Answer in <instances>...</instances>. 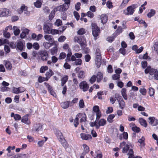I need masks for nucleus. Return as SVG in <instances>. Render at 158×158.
I'll list each match as a JSON object with an SVG mask.
<instances>
[{"label": "nucleus", "mask_w": 158, "mask_h": 158, "mask_svg": "<svg viewBox=\"0 0 158 158\" xmlns=\"http://www.w3.org/2000/svg\"><path fill=\"white\" fill-rule=\"evenodd\" d=\"M48 69V67L47 66H42L40 69V72L41 73H44L45 71Z\"/></svg>", "instance_id": "09e8293b"}, {"label": "nucleus", "mask_w": 158, "mask_h": 158, "mask_svg": "<svg viewBox=\"0 0 158 158\" xmlns=\"http://www.w3.org/2000/svg\"><path fill=\"white\" fill-rule=\"evenodd\" d=\"M71 102L70 101H67L62 102L61 104V107L64 109L68 108L69 106H70Z\"/></svg>", "instance_id": "cd10ccee"}, {"label": "nucleus", "mask_w": 158, "mask_h": 158, "mask_svg": "<svg viewBox=\"0 0 158 158\" xmlns=\"http://www.w3.org/2000/svg\"><path fill=\"white\" fill-rule=\"evenodd\" d=\"M126 91L127 90L125 88H123L121 91V94L123 98L125 100H127V99Z\"/></svg>", "instance_id": "2f4dec72"}, {"label": "nucleus", "mask_w": 158, "mask_h": 158, "mask_svg": "<svg viewBox=\"0 0 158 158\" xmlns=\"http://www.w3.org/2000/svg\"><path fill=\"white\" fill-rule=\"evenodd\" d=\"M40 57L42 60H46L48 57V54L46 52L42 51L40 53Z\"/></svg>", "instance_id": "b1692460"}, {"label": "nucleus", "mask_w": 158, "mask_h": 158, "mask_svg": "<svg viewBox=\"0 0 158 158\" xmlns=\"http://www.w3.org/2000/svg\"><path fill=\"white\" fill-rule=\"evenodd\" d=\"M27 6L23 5L21 6L20 8V10H18V12L19 14H21L23 12L24 14L27 16H29L30 15V12L28 11L27 10Z\"/></svg>", "instance_id": "9b49d317"}, {"label": "nucleus", "mask_w": 158, "mask_h": 158, "mask_svg": "<svg viewBox=\"0 0 158 158\" xmlns=\"http://www.w3.org/2000/svg\"><path fill=\"white\" fill-rule=\"evenodd\" d=\"M25 47V43H23L21 40L18 41L16 44L17 48L20 51H22Z\"/></svg>", "instance_id": "f3484780"}, {"label": "nucleus", "mask_w": 158, "mask_h": 158, "mask_svg": "<svg viewBox=\"0 0 158 158\" xmlns=\"http://www.w3.org/2000/svg\"><path fill=\"white\" fill-rule=\"evenodd\" d=\"M145 138L143 136H142L140 139H139L138 142L142 145L144 146L145 145Z\"/></svg>", "instance_id": "8fccbe9b"}, {"label": "nucleus", "mask_w": 158, "mask_h": 158, "mask_svg": "<svg viewBox=\"0 0 158 158\" xmlns=\"http://www.w3.org/2000/svg\"><path fill=\"white\" fill-rule=\"evenodd\" d=\"M56 12V11L54 10V9L52 11L49 15V19H50L52 20L54 18Z\"/></svg>", "instance_id": "864d4df0"}, {"label": "nucleus", "mask_w": 158, "mask_h": 158, "mask_svg": "<svg viewBox=\"0 0 158 158\" xmlns=\"http://www.w3.org/2000/svg\"><path fill=\"white\" fill-rule=\"evenodd\" d=\"M84 151L85 152H88L89 151V147L87 146L86 144H84L83 145Z\"/></svg>", "instance_id": "338daca9"}, {"label": "nucleus", "mask_w": 158, "mask_h": 158, "mask_svg": "<svg viewBox=\"0 0 158 158\" xmlns=\"http://www.w3.org/2000/svg\"><path fill=\"white\" fill-rule=\"evenodd\" d=\"M44 84L45 86L48 89V90L49 91L50 94L54 97H56V94L53 90L52 87L49 85L46 82L44 83Z\"/></svg>", "instance_id": "a211bd4d"}, {"label": "nucleus", "mask_w": 158, "mask_h": 158, "mask_svg": "<svg viewBox=\"0 0 158 158\" xmlns=\"http://www.w3.org/2000/svg\"><path fill=\"white\" fill-rule=\"evenodd\" d=\"M123 28L121 27H118L117 29L115 32L113 34V35H115L116 37L120 33L123 31Z\"/></svg>", "instance_id": "72a5a7b5"}, {"label": "nucleus", "mask_w": 158, "mask_h": 158, "mask_svg": "<svg viewBox=\"0 0 158 158\" xmlns=\"http://www.w3.org/2000/svg\"><path fill=\"white\" fill-rule=\"evenodd\" d=\"M79 86L80 88L84 92L87 91L89 88V86L87 83L85 81L81 82L79 84Z\"/></svg>", "instance_id": "1a4fd4ad"}, {"label": "nucleus", "mask_w": 158, "mask_h": 158, "mask_svg": "<svg viewBox=\"0 0 158 158\" xmlns=\"http://www.w3.org/2000/svg\"><path fill=\"white\" fill-rule=\"evenodd\" d=\"M42 3V1L38 0L35 2H34V5L36 8H40L41 6Z\"/></svg>", "instance_id": "58836bf2"}, {"label": "nucleus", "mask_w": 158, "mask_h": 158, "mask_svg": "<svg viewBox=\"0 0 158 158\" xmlns=\"http://www.w3.org/2000/svg\"><path fill=\"white\" fill-rule=\"evenodd\" d=\"M21 120V122L22 123H23L26 125H29L31 123L30 120L28 118V114H26L23 116Z\"/></svg>", "instance_id": "4468645a"}, {"label": "nucleus", "mask_w": 158, "mask_h": 158, "mask_svg": "<svg viewBox=\"0 0 158 158\" xmlns=\"http://www.w3.org/2000/svg\"><path fill=\"white\" fill-rule=\"evenodd\" d=\"M85 29L83 28L80 29L77 31V34L79 35H82L85 33Z\"/></svg>", "instance_id": "603ef678"}, {"label": "nucleus", "mask_w": 158, "mask_h": 158, "mask_svg": "<svg viewBox=\"0 0 158 158\" xmlns=\"http://www.w3.org/2000/svg\"><path fill=\"white\" fill-rule=\"evenodd\" d=\"M22 157L23 158H25L27 157V155L26 154H19L15 155L14 156L11 157L10 158H19V157Z\"/></svg>", "instance_id": "a18cd8bd"}, {"label": "nucleus", "mask_w": 158, "mask_h": 158, "mask_svg": "<svg viewBox=\"0 0 158 158\" xmlns=\"http://www.w3.org/2000/svg\"><path fill=\"white\" fill-rule=\"evenodd\" d=\"M45 39L49 42H52L53 41L54 38L52 35H46L44 36Z\"/></svg>", "instance_id": "c756f323"}, {"label": "nucleus", "mask_w": 158, "mask_h": 158, "mask_svg": "<svg viewBox=\"0 0 158 158\" xmlns=\"http://www.w3.org/2000/svg\"><path fill=\"white\" fill-rule=\"evenodd\" d=\"M77 76L80 78H83L85 77V73L84 71L81 70L78 73Z\"/></svg>", "instance_id": "ea45409f"}, {"label": "nucleus", "mask_w": 158, "mask_h": 158, "mask_svg": "<svg viewBox=\"0 0 158 158\" xmlns=\"http://www.w3.org/2000/svg\"><path fill=\"white\" fill-rule=\"evenodd\" d=\"M14 34L15 35H19L20 32V30L19 27L17 26H14L13 27Z\"/></svg>", "instance_id": "f704fd0d"}, {"label": "nucleus", "mask_w": 158, "mask_h": 158, "mask_svg": "<svg viewBox=\"0 0 158 158\" xmlns=\"http://www.w3.org/2000/svg\"><path fill=\"white\" fill-rule=\"evenodd\" d=\"M81 136L83 139L88 140L91 138L92 137L91 135H86L84 133H81Z\"/></svg>", "instance_id": "7c9ffc66"}, {"label": "nucleus", "mask_w": 158, "mask_h": 158, "mask_svg": "<svg viewBox=\"0 0 158 158\" xmlns=\"http://www.w3.org/2000/svg\"><path fill=\"white\" fill-rule=\"evenodd\" d=\"M3 62L6 69L8 70H11L12 68L11 63L9 61L5 60H4Z\"/></svg>", "instance_id": "393cba45"}, {"label": "nucleus", "mask_w": 158, "mask_h": 158, "mask_svg": "<svg viewBox=\"0 0 158 158\" xmlns=\"http://www.w3.org/2000/svg\"><path fill=\"white\" fill-rule=\"evenodd\" d=\"M53 74V71L51 69H49V71L47 72L45 74L46 76V78H47L48 79Z\"/></svg>", "instance_id": "a19ab883"}, {"label": "nucleus", "mask_w": 158, "mask_h": 158, "mask_svg": "<svg viewBox=\"0 0 158 158\" xmlns=\"http://www.w3.org/2000/svg\"><path fill=\"white\" fill-rule=\"evenodd\" d=\"M101 22L103 24L106 23L107 20V16L106 15H102L101 16Z\"/></svg>", "instance_id": "e433bc0d"}, {"label": "nucleus", "mask_w": 158, "mask_h": 158, "mask_svg": "<svg viewBox=\"0 0 158 158\" xmlns=\"http://www.w3.org/2000/svg\"><path fill=\"white\" fill-rule=\"evenodd\" d=\"M137 7V5L132 4L128 6L123 10V13L125 15H131L134 13L135 9Z\"/></svg>", "instance_id": "f03ea898"}, {"label": "nucleus", "mask_w": 158, "mask_h": 158, "mask_svg": "<svg viewBox=\"0 0 158 158\" xmlns=\"http://www.w3.org/2000/svg\"><path fill=\"white\" fill-rule=\"evenodd\" d=\"M56 135L59 141L60 142H63L65 141V139L64 136L60 131H57L56 133Z\"/></svg>", "instance_id": "dca6fc26"}, {"label": "nucleus", "mask_w": 158, "mask_h": 158, "mask_svg": "<svg viewBox=\"0 0 158 158\" xmlns=\"http://www.w3.org/2000/svg\"><path fill=\"white\" fill-rule=\"evenodd\" d=\"M63 48L64 49L68 50V53L67 54V57L68 58L70 57L72 53L71 49L69 48L68 44H64Z\"/></svg>", "instance_id": "4be33fe9"}, {"label": "nucleus", "mask_w": 158, "mask_h": 158, "mask_svg": "<svg viewBox=\"0 0 158 158\" xmlns=\"http://www.w3.org/2000/svg\"><path fill=\"white\" fill-rule=\"evenodd\" d=\"M155 14L156 11L153 9H151L147 14V16L148 18H151L154 16Z\"/></svg>", "instance_id": "473e14b6"}, {"label": "nucleus", "mask_w": 158, "mask_h": 158, "mask_svg": "<svg viewBox=\"0 0 158 158\" xmlns=\"http://www.w3.org/2000/svg\"><path fill=\"white\" fill-rule=\"evenodd\" d=\"M116 37L115 35H113L112 36H109L108 37L106 40L109 42H112L114 41Z\"/></svg>", "instance_id": "5fc2aeb1"}, {"label": "nucleus", "mask_w": 158, "mask_h": 158, "mask_svg": "<svg viewBox=\"0 0 158 158\" xmlns=\"http://www.w3.org/2000/svg\"><path fill=\"white\" fill-rule=\"evenodd\" d=\"M140 92L143 95H145L146 94V90L145 89L143 88H141L139 89Z\"/></svg>", "instance_id": "69168bd1"}, {"label": "nucleus", "mask_w": 158, "mask_h": 158, "mask_svg": "<svg viewBox=\"0 0 158 158\" xmlns=\"http://www.w3.org/2000/svg\"><path fill=\"white\" fill-rule=\"evenodd\" d=\"M66 56L65 53L63 52H61L58 58L59 60L64 59L65 58Z\"/></svg>", "instance_id": "6e6d98bb"}, {"label": "nucleus", "mask_w": 158, "mask_h": 158, "mask_svg": "<svg viewBox=\"0 0 158 158\" xmlns=\"http://www.w3.org/2000/svg\"><path fill=\"white\" fill-rule=\"evenodd\" d=\"M95 64L98 67H99L101 64V55L99 49L97 48L95 52Z\"/></svg>", "instance_id": "7ed1b4c3"}, {"label": "nucleus", "mask_w": 158, "mask_h": 158, "mask_svg": "<svg viewBox=\"0 0 158 158\" xmlns=\"http://www.w3.org/2000/svg\"><path fill=\"white\" fill-rule=\"evenodd\" d=\"M42 130V125L40 123L35 124L32 129L33 131L39 132Z\"/></svg>", "instance_id": "f8f14e48"}, {"label": "nucleus", "mask_w": 158, "mask_h": 158, "mask_svg": "<svg viewBox=\"0 0 158 158\" xmlns=\"http://www.w3.org/2000/svg\"><path fill=\"white\" fill-rule=\"evenodd\" d=\"M33 47L35 50H38L40 48L39 44L37 42L34 43L33 45Z\"/></svg>", "instance_id": "0e129e2a"}, {"label": "nucleus", "mask_w": 158, "mask_h": 158, "mask_svg": "<svg viewBox=\"0 0 158 158\" xmlns=\"http://www.w3.org/2000/svg\"><path fill=\"white\" fill-rule=\"evenodd\" d=\"M77 115L79 118H81L80 121L81 123L85 122L86 121V116L85 113H79Z\"/></svg>", "instance_id": "6ab92c4d"}, {"label": "nucleus", "mask_w": 158, "mask_h": 158, "mask_svg": "<svg viewBox=\"0 0 158 158\" xmlns=\"http://www.w3.org/2000/svg\"><path fill=\"white\" fill-rule=\"evenodd\" d=\"M68 8V5L66 4H63L57 6L54 9L56 11H58L60 12H63L66 10Z\"/></svg>", "instance_id": "6e6552de"}, {"label": "nucleus", "mask_w": 158, "mask_h": 158, "mask_svg": "<svg viewBox=\"0 0 158 158\" xmlns=\"http://www.w3.org/2000/svg\"><path fill=\"white\" fill-rule=\"evenodd\" d=\"M43 45L45 48L48 49L52 46V44L49 42H45L43 43Z\"/></svg>", "instance_id": "c03bdc74"}, {"label": "nucleus", "mask_w": 158, "mask_h": 158, "mask_svg": "<svg viewBox=\"0 0 158 158\" xmlns=\"http://www.w3.org/2000/svg\"><path fill=\"white\" fill-rule=\"evenodd\" d=\"M115 97L118 102L119 107L123 109L125 106V103L122 97L118 94H115Z\"/></svg>", "instance_id": "423d86ee"}, {"label": "nucleus", "mask_w": 158, "mask_h": 158, "mask_svg": "<svg viewBox=\"0 0 158 158\" xmlns=\"http://www.w3.org/2000/svg\"><path fill=\"white\" fill-rule=\"evenodd\" d=\"M52 28L47 24H44L43 27L44 32L45 34H50Z\"/></svg>", "instance_id": "aec40b11"}, {"label": "nucleus", "mask_w": 158, "mask_h": 158, "mask_svg": "<svg viewBox=\"0 0 158 158\" xmlns=\"http://www.w3.org/2000/svg\"><path fill=\"white\" fill-rule=\"evenodd\" d=\"M25 90V89L23 87L16 88L14 87L12 89V92L15 94H19L23 92Z\"/></svg>", "instance_id": "ddd939ff"}, {"label": "nucleus", "mask_w": 158, "mask_h": 158, "mask_svg": "<svg viewBox=\"0 0 158 158\" xmlns=\"http://www.w3.org/2000/svg\"><path fill=\"white\" fill-rule=\"evenodd\" d=\"M102 78L103 75L102 73L100 72L98 73L97 76V82H100L102 79Z\"/></svg>", "instance_id": "37998d69"}, {"label": "nucleus", "mask_w": 158, "mask_h": 158, "mask_svg": "<svg viewBox=\"0 0 158 158\" xmlns=\"http://www.w3.org/2000/svg\"><path fill=\"white\" fill-rule=\"evenodd\" d=\"M150 124L152 126H156L158 124V119L154 117H150L148 118Z\"/></svg>", "instance_id": "9d476101"}, {"label": "nucleus", "mask_w": 158, "mask_h": 158, "mask_svg": "<svg viewBox=\"0 0 158 158\" xmlns=\"http://www.w3.org/2000/svg\"><path fill=\"white\" fill-rule=\"evenodd\" d=\"M79 106L80 108H83L85 106L84 103L83 99H81L79 103Z\"/></svg>", "instance_id": "bf43d9fd"}, {"label": "nucleus", "mask_w": 158, "mask_h": 158, "mask_svg": "<svg viewBox=\"0 0 158 158\" xmlns=\"http://www.w3.org/2000/svg\"><path fill=\"white\" fill-rule=\"evenodd\" d=\"M115 116L113 114H111L109 115L107 118V121L109 123H112L113 121V119L114 118Z\"/></svg>", "instance_id": "49530a36"}, {"label": "nucleus", "mask_w": 158, "mask_h": 158, "mask_svg": "<svg viewBox=\"0 0 158 158\" xmlns=\"http://www.w3.org/2000/svg\"><path fill=\"white\" fill-rule=\"evenodd\" d=\"M58 48L57 47H53L51 50V52L52 55L56 54L57 52Z\"/></svg>", "instance_id": "79ce46f5"}, {"label": "nucleus", "mask_w": 158, "mask_h": 158, "mask_svg": "<svg viewBox=\"0 0 158 158\" xmlns=\"http://www.w3.org/2000/svg\"><path fill=\"white\" fill-rule=\"evenodd\" d=\"M106 123V121L104 119L97 120L98 125L96 126V129H98L100 126H103L105 125Z\"/></svg>", "instance_id": "2eb2a0df"}, {"label": "nucleus", "mask_w": 158, "mask_h": 158, "mask_svg": "<svg viewBox=\"0 0 158 158\" xmlns=\"http://www.w3.org/2000/svg\"><path fill=\"white\" fill-rule=\"evenodd\" d=\"M126 143L125 142H123L120 143V147L122 148L123 146L124 147L123 148L122 152L123 153H126L129 148H130L132 147L133 145L131 143H128L127 144H125Z\"/></svg>", "instance_id": "0eeeda50"}, {"label": "nucleus", "mask_w": 158, "mask_h": 158, "mask_svg": "<svg viewBox=\"0 0 158 158\" xmlns=\"http://www.w3.org/2000/svg\"><path fill=\"white\" fill-rule=\"evenodd\" d=\"M48 78H47L44 77H40L38 79V81L39 82L41 83L44 81H47Z\"/></svg>", "instance_id": "3c124183"}, {"label": "nucleus", "mask_w": 158, "mask_h": 158, "mask_svg": "<svg viewBox=\"0 0 158 158\" xmlns=\"http://www.w3.org/2000/svg\"><path fill=\"white\" fill-rule=\"evenodd\" d=\"M4 50L6 53H8L10 52V49L8 46L5 45L4 47Z\"/></svg>", "instance_id": "e2e57ef3"}, {"label": "nucleus", "mask_w": 158, "mask_h": 158, "mask_svg": "<svg viewBox=\"0 0 158 158\" xmlns=\"http://www.w3.org/2000/svg\"><path fill=\"white\" fill-rule=\"evenodd\" d=\"M145 73L146 74L149 73L150 75H153L155 79L158 80V71L157 69L149 66L145 69Z\"/></svg>", "instance_id": "f257e3e1"}, {"label": "nucleus", "mask_w": 158, "mask_h": 158, "mask_svg": "<svg viewBox=\"0 0 158 158\" xmlns=\"http://www.w3.org/2000/svg\"><path fill=\"white\" fill-rule=\"evenodd\" d=\"M2 17L7 16L10 14V11L8 9L2 8Z\"/></svg>", "instance_id": "bb28decb"}, {"label": "nucleus", "mask_w": 158, "mask_h": 158, "mask_svg": "<svg viewBox=\"0 0 158 158\" xmlns=\"http://www.w3.org/2000/svg\"><path fill=\"white\" fill-rule=\"evenodd\" d=\"M149 92L150 96H152L154 95V94L155 90L153 88H149Z\"/></svg>", "instance_id": "680f3d73"}, {"label": "nucleus", "mask_w": 158, "mask_h": 158, "mask_svg": "<svg viewBox=\"0 0 158 158\" xmlns=\"http://www.w3.org/2000/svg\"><path fill=\"white\" fill-rule=\"evenodd\" d=\"M133 154L134 152L133 150L131 148L130 149L128 150V152L127 153V155L129 156L128 158H142L141 157L138 156L135 157Z\"/></svg>", "instance_id": "5701e85b"}, {"label": "nucleus", "mask_w": 158, "mask_h": 158, "mask_svg": "<svg viewBox=\"0 0 158 158\" xmlns=\"http://www.w3.org/2000/svg\"><path fill=\"white\" fill-rule=\"evenodd\" d=\"M68 79V76L67 75L64 76L61 79V85L63 86L65 84Z\"/></svg>", "instance_id": "4c0bfd02"}, {"label": "nucleus", "mask_w": 158, "mask_h": 158, "mask_svg": "<svg viewBox=\"0 0 158 158\" xmlns=\"http://www.w3.org/2000/svg\"><path fill=\"white\" fill-rule=\"evenodd\" d=\"M22 30V32L20 35V37L22 39H24L26 37L27 35L28 34L29 31L27 28L23 29Z\"/></svg>", "instance_id": "412c9836"}, {"label": "nucleus", "mask_w": 158, "mask_h": 158, "mask_svg": "<svg viewBox=\"0 0 158 158\" xmlns=\"http://www.w3.org/2000/svg\"><path fill=\"white\" fill-rule=\"evenodd\" d=\"M74 41L79 44L81 46L84 45L86 43V40L84 36H75L74 38Z\"/></svg>", "instance_id": "39448f33"}, {"label": "nucleus", "mask_w": 158, "mask_h": 158, "mask_svg": "<svg viewBox=\"0 0 158 158\" xmlns=\"http://www.w3.org/2000/svg\"><path fill=\"white\" fill-rule=\"evenodd\" d=\"M120 74H114L112 76V79L114 80H117L119 79L120 78Z\"/></svg>", "instance_id": "13d9d810"}, {"label": "nucleus", "mask_w": 158, "mask_h": 158, "mask_svg": "<svg viewBox=\"0 0 158 158\" xmlns=\"http://www.w3.org/2000/svg\"><path fill=\"white\" fill-rule=\"evenodd\" d=\"M44 139H42L39 140L37 143L38 146L39 147H42L44 145L45 142H46L47 139L48 138L47 137H44Z\"/></svg>", "instance_id": "a878e982"}, {"label": "nucleus", "mask_w": 158, "mask_h": 158, "mask_svg": "<svg viewBox=\"0 0 158 158\" xmlns=\"http://www.w3.org/2000/svg\"><path fill=\"white\" fill-rule=\"evenodd\" d=\"M62 24V21L60 19H57L56 20V22L55 23V25L59 27Z\"/></svg>", "instance_id": "4d7b16f0"}, {"label": "nucleus", "mask_w": 158, "mask_h": 158, "mask_svg": "<svg viewBox=\"0 0 158 158\" xmlns=\"http://www.w3.org/2000/svg\"><path fill=\"white\" fill-rule=\"evenodd\" d=\"M130 0H123V1L120 5L122 8H123L127 5L128 2Z\"/></svg>", "instance_id": "de8ad7c7"}, {"label": "nucleus", "mask_w": 158, "mask_h": 158, "mask_svg": "<svg viewBox=\"0 0 158 158\" xmlns=\"http://www.w3.org/2000/svg\"><path fill=\"white\" fill-rule=\"evenodd\" d=\"M82 60L81 59L76 60L74 63V64L76 65H81L82 64Z\"/></svg>", "instance_id": "052dcab7"}, {"label": "nucleus", "mask_w": 158, "mask_h": 158, "mask_svg": "<svg viewBox=\"0 0 158 158\" xmlns=\"http://www.w3.org/2000/svg\"><path fill=\"white\" fill-rule=\"evenodd\" d=\"M92 34L94 37V39L96 40L100 33V30L99 28L95 23L92 24Z\"/></svg>", "instance_id": "20e7f679"}, {"label": "nucleus", "mask_w": 158, "mask_h": 158, "mask_svg": "<svg viewBox=\"0 0 158 158\" xmlns=\"http://www.w3.org/2000/svg\"><path fill=\"white\" fill-rule=\"evenodd\" d=\"M10 116L11 117H13L16 121L20 120L21 119V117L20 115L17 114H15L13 112L11 113Z\"/></svg>", "instance_id": "c85d7f7f"}, {"label": "nucleus", "mask_w": 158, "mask_h": 158, "mask_svg": "<svg viewBox=\"0 0 158 158\" xmlns=\"http://www.w3.org/2000/svg\"><path fill=\"white\" fill-rule=\"evenodd\" d=\"M139 121L141 125L145 127H147V124L145 120L142 118H140L139 119Z\"/></svg>", "instance_id": "c9c22d12"}, {"label": "nucleus", "mask_w": 158, "mask_h": 158, "mask_svg": "<svg viewBox=\"0 0 158 158\" xmlns=\"http://www.w3.org/2000/svg\"><path fill=\"white\" fill-rule=\"evenodd\" d=\"M59 33V31L57 30L53 29H52V30L51 31V33L50 34H51L52 35H55L58 34Z\"/></svg>", "instance_id": "774afa93"}]
</instances>
